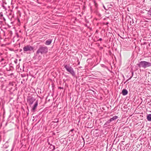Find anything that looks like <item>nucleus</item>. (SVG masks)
I'll return each instance as SVG.
<instances>
[{"instance_id": "nucleus-4", "label": "nucleus", "mask_w": 151, "mask_h": 151, "mask_svg": "<svg viewBox=\"0 0 151 151\" xmlns=\"http://www.w3.org/2000/svg\"><path fill=\"white\" fill-rule=\"evenodd\" d=\"M67 70L71 73L73 75L74 74L73 70L70 67H65Z\"/></svg>"}, {"instance_id": "nucleus-1", "label": "nucleus", "mask_w": 151, "mask_h": 151, "mask_svg": "<svg viewBox=\"0 0 151 151\" xmlns=\"http://www.w3.org/2000/svg\"><path fill=\"white\" fill-rule=\"evenodd\" d=\"M48 49L46 47H40L37 51V54H38L40 53L41 54L45 53L47 52Z\"/></svg>"}, {"instance_id": "nucleus-15", "label": "nucleus", "mask_w": 151, "mask_h": 151, "mask_svg": "<svg viewBox=\"0 0 151 151\" xmlns=\"http://www.w3.org/2000/svg\"><path fill=\"white\" fill-rule=\"evenodd\" d=\"M94 3L95 4V5H96V3H95V1H94Z\"/></svg>"}, {"instance_id": "nucleus-7", "label": "nucleus", "mask_w": 151, "mask_h": 151, "mask_svg": "<svg viewBox=\"0 0 151 151\" xmlns=\"http://www.w3.org/2000/svg\"><path fill=\"white\" fill-rule=\"evenodd\" d=\"M118 116H113L112 118H111L110 119L109 121H110V122H111L112 121H113L114 120H115V119H117L118 118Z\"/></svg>"}, {"instance_id": "nucleus-8", "label": "nucleus", "mask_w": 151, "mask_h": 151, "mask_svg": "<svg viewBox=\"0 0 151 151\" xmlns=\"http://www.w3.org/2000/svg\"><path fill=\"white\" fill-rule=\"evenodd\" d=\"M38 105V102L37 101L35 104L34 105V107L32 108V110L33 111H35V110L36 109L37 106Z\"/></svg>"}, {"instance_id": "nucleus-14", "label": "nucleus", "mask_w": 151, "mask_h": 151, "mask_svg": "<svg viewBox=\"0 0 151 151\" xmlns=\"http://www.w3.org/2000/svg\"><path fill=\"white\" fill-rule=\"evenodd\" d=\"M104 6V9H106V8H105V6Z\"/></svg>"}, {"instance_id": "nucleus-16", "label": "nucleus", "mask_w": 151, "mask_h": 151, "mask_svg": "<svg viewBox=\"0 0 151 151\" xmlns=\"http://www.w3.org/2000/svg\"><path fill=\"white\" fill-rule=\"evenodd\" d=\"M19 67H18V68L17 69H18V70H19Z\"/></svg>"}, {"instance_id": "nucleus-17", "label": "nucleus", "mask_w": 151, "mask_h": 151, "mask_svg": "<svg viewBox=\"0 0 151 151\" xmlns=\"http://www.w3.org/2000/svg\"><path fill=\"white\" fill-rule=\"evenodd\" d=\"M32 104V102L31 103V104Z\"/></svg>"}, {"instance_id": "nucleus-12", "label": "nucleus", "mask_w": 151, "mask_h": 151, "mask_svg": "<svg viewBox=\"0 0 151 151\" xmlns=\"http://www.w3.org/2000/svg\"><path fill=\"white\" fill-rule=\"evenodd\" d=\"M22 67V68L23 71H24V67L22 66V67Z\"/></svg>"}, {"instance_id": "nucleus-11", "label": "nucleus", "mask_w": 151, "mask_h": 151, "mask_svg": "<svg viewBox=\"0 0 151 151\" xmlns=\"http://www.w3.org/2000/svg\"><path fill=\"white\" fill-rule=\"evenodd\" d=\"M150 13H151V12H150V11H149L148 12V14H149V15H150V16H151V14H150Z\"/></svg>"}, {"instance_id": "nucleus-13", "label": "nucleus", "mask_w": 151, "mask_h": 151, "mask_svg": "<svg viewBox=\"0 0 151 151\" xmlns=\"http://www.w3.org/2000/svg\"><path fill=\"white\" fill-rule=\"evenodd\" d=\"M102 40V39L101 38H100L99 39V40H100V41H101Z\"/></svg>"}, {"instance_id": "nucleus-5", "label": "nucleus", "mask_w": 151, "mask_h": 151, "mask_svg": "<svg viewBox=\"0 0 151 151\" xmlns=\"http://www.w3.org/2000/svg\"><path fill=\"white\" fill-rule=\"evenodd\" d=\"M122 93L123 95L125 96L127 94L128 91L125 89H123L122 90Z\"/></svg>"}, {"instance_id": "nucleus-9", "label": "nucleus", "mask_w": 151, "mask_h": 151, "mask_svg": "<svg viewBox=\"0 0 151 151\" xmlns=\"http://www.w3.org/2000/svg\"><path fill=\"white\" fill-rule=\"evenodd\" d=\"M147 119L148 121H151V114H149L147 116Z\"/></svg>"}, {"instance_id": "nucleus-10", "label": "nucleus", "mask_w": 151, "mask_h": 151, "mask_svg": "<svg viewBox=\"0 0 151 151\" xmlns=\"http://www.w3.org/2000/svg\"><path fill=\"white\" fill-rule=\"evenodd\" d=\"M41 56L39 55V56L38 58V59L40 60L41 59Z\"/></svg>"}, {"instance_id": "nucleus-2", "label": "nucleus", "mask_w": 151, "mask_h": 151, "mask_svg": "<svg viewBox=\"0 0 151 151\" xmlns=\"http://www.w3.org/2000/svg\"><path fill=\"white\" fill-rule=\"evenodd\" d=\"M138 66H150V63L146 61H141L138 65Z\"/></svg>"}, {"instance_id": "nucleus-6", "label": "nucleus", "mask_w": 151, "mask_h": 151, "mask_svg": "<svg viewBox=\"0 0 151 151\" xmlns=\"http://www.w3.org/2000/svg\"><path fill=\"white\" fill-rule=\"evenodd\" d=\"M52 42V40L51 39H49L47 40L45 42V44L47 45H50L51 44Z\"/></svg>"}, {"instance_id": "nucleus-3", "label": "nucleus", "mask_w": 151, "mask_h": 151, "mask_svg": "<svg viewBox=\"0 0 151 151\" xmlns=\"http://www.w3.org/2000/svg\"><path fill=\"white\" fill-rule=\"evenodd\" d=\"M33 49V48L31 46L27 45L24 47L23 50L24 51H32Z\"/></svg>"}]
</instances>
